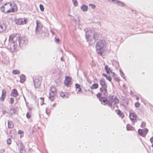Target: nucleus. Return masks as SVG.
<instances>
[{
    "instance_id": "nucleus-35",
    "label": "nucleus",
    "mask_w": 153,
    "mask_h": 153,
    "mask_svg": "<svg viewBox=\"0 0 153 153\" xmlns=\"http://www.w3.org/2000/svg\"><path fill=\"white\" fill-rule=\"evenodd\" d=\"M106 79L109 81H111L112 80V78L110 76H107L106 78Z\"/></svg>"
},
{
    "instance_id": "nucleus-3",
    "label": "nucleus",
    "mask_w": 153,
    "mask_h": 153,
    "mask_svg": "<svg viewBox=\"0 0 153 153\" xmlns=\"http://www.w3.org/2000/svg\"><path fill=\"white\" fill-rule=\"evenodd\" d=\"M108 105L110 107H113V104H117L119 102V100L117 97L114 96H109L108 99Z\"/></svg>"
},
{
    "instance_id": "nucleus-27",
    "label": "nucleus",
    "mask_w": 153,
    "mask_h": 153,
    "mask_svg": "<svg viewBox=\"0 0 153 153\" xmlns=\"http://www.w3.org/2000/svg\"><path fill=\"white\" fill-rule=\"evenodd\" d=\"M67 94L65 92H61L60 93L61 96L63 98L67 97Z\"/></svg>"
},
{
    "instance_id": "nucleus-26",
    "label": "nucleus",
    "mask_w": 153,
    "mask_h": 153,
    "mask_svg": "<svg viewBox=\"0 0 153 153\" xmlns=\"http://www.w3.org/2000/svg\"><path fill=\"white\" fill-rule=\"evenodd\" d=\"M20 71L18 70H14L12 71V73L14 74H20Z\"/></svg>"
},
{
    "instance_id": "nucleus-38",
    "label": "nucleus",
    "mask_w": 153,
    "mask_h": 153,
    "mask_svg": "<svg viewBox=\"0 0 153 153\" xmlns=\"http://www.w3.org/2000/svg\"><path fill=\"white\" fill-rule=\"evenodd\" d=\"M44 98H40V99L42 101V103L41 104V105H42L44 103Z\"/></svg>"
},
{
    "instance_id": "nucleus-50",
    "label": "nucleus",
    "mask_w": 153,
    "mask_h": 153,
    "mask_svg": "<svg viewBox=\"0 0 153 153\" xmlns=\"http://www.w3.org/2000/svg\"><path fill=\"white\" fill-rule=\"evenodd\" d=\"M144 74V73L143 72V74Z\"/></svg>"
},
{
    "instance_id": "nucleus-7",
    "label": "nucleus",
    "mask_w": 153,
    "mask_h": 153,
    "mask_svg": "<svg viewBox=\"0 0 153 153\" xmlns=\"http://www.w3.org/2000/svg\"><path fill=\"white\" fill-rule=\"evenodd\" d=\"M10 2H8L4 4L1 7V10L3 12L9 13L10 10L9 7Z\"/></svg>"
},
{
    "instance_id": "nucleus-34",
    "label": "nucleus",
    "mask_w": 153,
    "mask_h": 153,
    "mask_svg": "<svg viewBox=\"0 0 153 153\" xmlns=\"http://www.w3.org/2000/svg\"><path fill=\"white\" fill-rule=\"evenodd\" d=\"M146 126V123H145L143 122L142 123L141 125V127L142 128Z\"/></svg>"
},
{
    "instance_id": "nucleus-51",
    "label": "nucleus",
    "mask_w": 153,
    "mask_h": 153,
    "mask_svg": "<svg viewBox=\"0 0 153 153\" xmlns=\"http://www.w3.org/2000/svg\"><path fill=\"white\" fill-rule=\"evenodd\" d=\"M1 79V77H0V79Z\"/></svg>"
},
{
    "instance_id": "nucleus-5",
    "label": "nucleus",
    "mask_w": 153,
    "mask_h": 153,
    "mask_svg": "<svg viewBox=\"0 0 153 153\" xmlns=\"http://www.w3.org/2000/svg\"><path fill=\"white\" fill-rule=\"evenodd\" d=\"M34 86L36 88L39 87L41 85L42 77L41 76H35L33 78Z\"/></svg>"
},
{
    "instance_id": "nucleus-49",
    "label": "nucleus",
    "mask_w": 153,
    "mask_h": 153,
    "mask_svg": "<svg viewBox=\"0 0 153 153\" xmlns=\"http://www.w3.org/2000/svg\"><path fill=\"white\" fill-rule=\"evenodd\" d=\"M36 23H37V25H38V24H37V21L36 22Z\"/></svg>"
},
{
    "instance_id": "nucleus-36",
    "label": "nucleus",
    "mask_w": 153,
    "mask_h": 153,
    "mask_svg": "<svg viewBox=\"0 0 153 153\" xmlns=\"http://www.w3.org/2000/svg\"><path fill=\"white\" fill-rule=\"evenodd\" d=\"M89 6H91V7L93 9L95 8L96 7V6L95 5L93 4H89Z\"/></svg>"
},
{
    "instance_id": "nucleus-14",
    "label": "nucleus",
    "mask_w": 153,
    "mask_h": 153,
    "mask_svg": "<svg viewBox=\"0 0 153 153\" xmlns=\"http://www.w3.org/2000/svg\"><path fill=\"white\" fill-rule=\"evenodd\" d=\"M100 84L101 86H107L105 79L103 78H102L100 81Z\"/></svg>"
},
{
    "instance_id": "nucleus-42",
    "label": "nucleus",
    "mask_w": 153,
    "mask_h": 153,
    "mask_svg": "<svg viewBox=\"0 0 153 153\" xmlns=\"http://www.w3.org/2000/svg\"><path fill=\"white\" fill-rule=\"evenodd\" d=\"M55 42L57 43H59V39H55Z\"/></svg>"
},
{
    "instance_id": "nucleus-17",
    "label": "nucleus",
    "mask_w": 153,
    "mask_h": 153,
    "mask_svg": "<svg viewBox=\"0 0 153 153\" xmlns=\"http://www.w3.org/2000/svg\"><path fill=\"white\" fill-rule=\"evenodd\" d=\"M130 118L132 120H135L137 117V115L134 113H131L130 114Z\"/></svg>"
},
{
    "instance_id": "nucleus-19",
    "label": "nucleus",
    "mask_w": 153,
    "mask_h": 153,
    "mask_svg": "<svg viewBox=\"0 0 153 153\" xmlns=\"http://www.w3.org/2000/svg\"><path fill=\"white\" fill-rule=\"evenodd\" d=\"M25 76L24 75H21L20 76V82L22 83H23L25 81Z\"/></svg>"
},
{
    "instance_id": "nucleus-37",
    "label": "nucleus",
    "mask_w": 153,
    "mask_h": 153,
    "mask_svg": "<svg viewBox=\"0 0 153 153\" xmlns=\"http://www.w3.org/2000/svg\"><path fill=\"white\" fill-rule=\"evenodd\" d=\"M24 133V132L22 130H19L18 131V133L19 134H23Z\"/></svg>"
},
{
    "instance_id": "nucleus-39",
    "label": "nucleus",
    "mask_w": 153,
    "mask_h": 153,
    "mask_svg": "<svg viewBox=\"0 0 153 153\" xmlns=\"http://www.w3.org/2000/svg\"><path fill=\"white\" fill-rule=\"evenodd\" d=\"M13 111V112L14 114L15 113L16 111V110L15 109V108H12V109H10V112H11V111Z\"/></svg>"
},
{
    "instance_id": "nucleus-10",
    "label": "nucleus",
    "mask_w": 153,
    "mask_h": 153,
    "mask_svg": "<svg viewBox=\"0 0 153 153\" xmlns=\"http://www.w3.org/2000/svg\"><path fill=\"white\" fill-rule=\"evenodd\" d=\"M7 93L6 90L3 89L1 92V95L0 97V100L1 101H4L6 96Z\"/></svg>"
},
{
    "instance_id": "nucleus-48",
    "label": "nucleus",
    "mask_w": 153,
    "mask_h": 153,
    "mask_svg": "<svg viewBox=\"0 0 153 153\" xmlns=\"http://www.w3.org/2000/svg\"><path fill=\"white\" fill-rule=\"evenodd\" d=\"M3 0H0V2H1Z\"/></svg>"
},
{
    "instance_id": "nucleus-21",
    "label": "nucleus",
    "mask_w": 153,
    "mask_h": 153,
    "mask_svg": "<svg viewBox=\"0 0 153 153\" xmlns=\"http://www.w3.org/2000/svg\"><path fill=\"white\" fill-rule=\"evenodd\" d=\"M100 100L101 101V102H103L104 103V104H107V105H108V99L107 100L105 98L102 97L101 98V99Z\"/></svg>"
},
{
    "instance_id": "nucleus-22",
    "label": "nucleus",
    "mask_w": 153,
    "mask_h": 153,
    "mask_svg": "<svg viewBox=\"0 0 153 153\" xmlns=\"http://www.w3.org/2000/svg\"><path fill=\"white\" fill-rule=\"evenodd\" d=\"M105 69L106 71L107 74H110L111 72V70L110 68L108 67V65H106L105 66Z\"/></svg>"
},
{
    "instance_id": "nucleus-23",
    "label": "nucleus",
    "mask_w": 153,
    "mask_h": 153,
    "mask_svg": "<svg viewBox=\"0 0 153 153\" xmlns=\"http://www.w3.org/2000/svg\"><path fill=\"white\" fill-rule=\"evenodd\" d=\"M126 128L128 130L131 131L134 129V128L130 125L128 124L126 126Z\"/></svg>"
},
{
    "instance_id": "nucleus-13",
    "label": "nucleus",
    "mask_w": 153,
    "mask_h": 153,
    "mask_svg": "<svg viewBox=\"0 0 153 153\" xmlns=\"http://www.w3.org/2000/svg\"><path fill=\"white\" fill-rule=\"evenodd\" d=\"M11 95L14 97H16L19 95V93L16 89H13L11 91Z\"/></svg>"
},
{
    "instance_id": "nucleus-43",
    "label": "nucleus",
    "mask_w": 153,
    "mask_h": 153,
    "mask_svg": "<svg viewBox=\"0 0 153 153\" xmlns=\"http://www.w3.org/2000/svg\"><path fill=\"white\" fill-rule=\"evenodd\" d=\"M102 76L104 77H105L106 78L107 77V75L106 74H104V73H103L102 74Z\"/></svg>"
},
{
    "instance_id": "nucleus-40",
    "label": "nucleus",
    "mask_w": 153,
    "mask_h": 153,
    "mask_svg": "<svg viewBox=\"0 0 153 153\" xmlns=\"http://www.w3.org/2000/svg\"><path fill=\"white\" fill-rule=\"evenodd\" d=\"M74 4L75 6H78V3L77 1H76L74 2Z\"/></svg>"
},
{
    "instance_id": "nucleus-18",
    "label": "nucleus",
    "mask_w": 153,
    "mask_h": 153,
    "mask_svg": "<svg viewBox=\"0 0 153 153\" xmlns=\"http://www.w3.org/2000/svg\"><path fill=\"white\" fill-rule=\"evenodd\" d=\"M99 87V84L98 83H95L93 84L90 87V88L93 90L97 89Z\"/></svg>"
},
{
    "instance_id": "nucleus-28",
    "label": "nucleus",
    "mask_w": 153,
    "mask_h": 153,
    "mask_svg": "<svg viewBox=\"0 0 153 153\" xmlns=\"http://www.w3.org/2000/svg\"><path fill=\"white\" fill-rule=\"evenodd\" d=\"M11 140L10 138H9L7 140V143L9 145L11 144Z\"/></svg>"
},
{
    "instance_id": "nucleus-46",
    "label": "nucleus",
    "mask_w": 153,
    "mask_h": 153,
    "mask_svg": "<svg viewBox=\"0 0 153 153\" xmlns=\"http://www.w3.org/2000/svg\"><path fill=\"white\" fill-rule=\"evenodd\" d=\"M136 99L137 100H139V97L137 96H136Z\"/></svg>"
},
{
    "instance_id": "nucleus-25",
    "label": "nucleus",
    "mask_w": 153,
    "mask_h": 153,
    "mask_svg": "<svg viewBox=\"0 0 153 153\" xmlns=\"http://www.w3.org/2000/svg\"><path fill=\"white\" fill-rule=\"evenodd\" d=\"M81 8L83 11H86L88 10V7L86 5H83L81 7Z\"/></svg>"
},
{
    "instance_id": "nucleus-8",
    "label": "nucleus",
    "mask_w": 153,
    "mask_h": 153,
    "mask_svg": "<svg viewBox=\"0 0 153 153\" xmlns=\"http://www.w3.org/2000/svg\"><path fill=\"white\" fill-rule=\"evenodd\" d=\"M148 132V130L147 128H145L143 130L139 129L138 132L139 135L143 137L146 136Z\"/></svg>"
},
{
    "instance_id": "nucleus-31",
    "label": "nucleus",
    "mask_w": 153,
    "mask_h": 153,
    "mask_svg": "<svg viewBox=\"0 0 153 153\" xmlns=\"http://www.w3.org/2000/svg\"><path fill=\"white\" fill-rule=\"evenodd\" d=\"M39 7L41 10L42 11H43L44 10V7L43 5L40 4L39 6Z\"/></svg>"
},
{
    "instance_id": "nucleus-1",
    "label": "nucleus",
    "mask_w": 153,
    "mask_h": 153,
    "mask_svg": "<svg viewBox=\"0 0 153 153\" xmlns=\"http://www.w3.org/2000/svg\"><path fill=\"white\" fill-rule=\"evenodd\" d=\"M9 42L12 43H13V47L10 48L11 49H15V44L18 41L19 44H23L25 41V38L22 37L20 34L18 33H13L11 34L9 37Z\"/></svg>"
},
{
    "instance_id": "nucleus-45",
    "label": "nucleus",
    "mask_w": 153,
    "mask_h": 153,
    "mask_svg": "<svg viewBox=\"0 0 153 153\" xmlns=\"http://www.w3.org/2000/svg\"><path fill=\"white\" fill-rule=\"evenodd\" d=\"M23 136H24V134H21L20 135V138H22V137H23Z\"/></svg>"
},
{
    "instance_id": "nucleus-4",
    "label": "nucleus",
    "mask_w": 153,
    "mask_h": 153,
    "mask_svg": "<svg viewBox=\"0 0 153 153\" xmlns=\"http://www.w3.org/2000/svg\"><path fill=\"white\" fill-rule=\"evenodd\" d=\"M57 94V89L55 86H53L50 88L49 91V98L51 101H53L54 100V97Z\"/></svg>"
},
{
    "instance_id": "nucleus-2",
    "label": "nucleus",
    "mask_w": 153,
    "mask_h": 153,
    "mask_svg": "<svg viewBox=\"0 0 153 153\" xmlns=\"http://www.w3.org/2000/svg\"><path fill=\"white\" fill-rule=\"evenodd\" d=\"M106 42L105 40H100L97 43L96 46L97 51H98V53L102 56L103 51H101L102 49L104 47L106 46Z\"/></svg>"
},
{
    "instance_id": "nucleus-20",
    "label": "nucleus",
    "mask_w": 153,
    "mask_h": 153,
    "mask_svg": "<svg viewBox=\"0 0 153 153\" xmlns=\"http://www.w3.org/2000/svg\"><path fill=\"white\" fill-rule=\"evenodd\" d=\"M14 127V124L12 121H8V128H12Z\"/></svg>"
},
{
    "instance_id": "nucleus-12",
    "label": "nucleus",
    "mask_w": 153,
    "mask_h": 153,
    "mask_svg": "<svg viewBox=\"0 0 153 153\" xmlns=\"http://www.w3.org/2000/svg\"><path fill=\"white\" fill-rule=\"evenodd\" d=\"M72 79L71 77L66 76L64 81V83L66 86H68L70 84Z\"/></svg>"
},
{
    "instance_id": "nucleus-24",
    "label": "nucleus",
    "mask_w": 153,
    "mask_h": 153,
    "mask_svg": "<svg viewBox=\"0 0 153 153\" xmlns=\"http://www.w3.org/2000/svg\"><path fill=\"white\" fill-rule=\"evenodd\" d=\"M75 86L76 90H78V92H79L82 91V89L80 87V85L79 84H76Z\"/></svg>"
},
{
    "instance_id": "nucleus-16",
    "label": "nucleus",
    "mask_w": 153,
    "mask_h": 153,
    "mask_svg": "<svg viewBox=\"0 0 153 153\" xmlns=\"http://www.w3.org/2000/svg\"><path fill=\"white\" fill-rule=\"evenodd\" d=\"M6 26L4 24L0 25V33L4 31L6 29Z\"/></svg>"
},
{
    "instance_id": "nucleus-41",
    "label": "nucleus",
    "mask_w": 153,
    "mask_h": 153,
    "mask_svg": "<svg viewBox=\"0 0 153 153\" xmlns=\"http://www.w3.org/2000/svg\"><path fill=\"white\" fill-rule=\"evenodd\" d=\"M150 141L152 144H153V137L150 139Z\"/></svg>"
},
{
    "instance_id": "nucleus-30",
    "label": "nucleus",
    "mask_w": 153,
    "mask_h": 153,
    "mask_svg": "<svg viewBox=\"0 0 153 153\" xmlns=\"http://www.w3.org/2000/svg\"><path fill=\"white\" fill-rule=\"evenodd\" d=\"M14 101V99L13 98H12V97L10 98V103L11 104H12L13 103Z\"/></svg>"
},
{
    "instance_id": "nucleus-47",
    "label": "nucleus",
    "mask_w": 153,
    "mask_h": 153,
    "mask_svg": "<svg viewBox=\"0 0 153 153\" xmlns=\"http://www.w3.org/2000/svg\"><path fill=\"white\" fill-rule=\"evenodd\" d=\"M24 149H25V147H24V146H22V148L21 149V150H23Z\"/></svg>"
},
{
    "instance_id": "nucleus-15",
    "label": "nucleus",
    "mask_w": 153,
    "mask_h": 153,
    "mask_svg": "<svg viewBox=\"0 0 153 153\" xmlns=\"http://www.w3.org/2000/svg\"><path fill=\"white\" fill-rule=\"evenodd\" d=\"M116 112L117 113V114L119 117L123 118L124 117V115L123 112H122L120 110L118 109L116 110Z\"/></svg>"
},
{
    "instance_id": "nucleus-29",
    "label": "nucleus",
    "mask_w": 153,
    "mask_h": 153,
    "mask_svg": "<svg viewBox=\"0 0 153 153\" xmlns=\"http://www.w3.org/2000/svg\"><path fill=\"white\" fill-rule=\"evenodd\" d=\"M102 94L100 93H98L96 94L97 97L98 98H100L101 97Z\"/></svg>"
},
{
    "instance_id": "nucleus-44",
    "label": "nucleus",
    "mask_w": 153,
    "mask_h": 153,
    "mask_svg": "<svg viewBox=\"0 0 153 153\" xmlns=\"http://www.w3.org/2000/svg\"><path fill=\"white\" fill-rule=\"evenodd\" d=\"M111 74H112V76H115V73H114V72H112V71H111Z\"/></svg>"
},
{
    "instance_id": "nucleus-32",
    "label": "nucleus",
    "mask_w": 153,
    "mask_h": 153,
    "mask_svg": "<svg viewBox=\"0 0 153 153\" xmlns=\"http://www.w3.org/2000/svg\"><path fill=\"white\" fill-rule=\"evenodd\" d=\"M140 105V103L138 102H136L135 104V106L136 108H138L139 107Z\"/></svg>"
},
{
    "instance_id": "nucleus-9",
    "label": "nucleus",
    "mask_w": 153,
    "mask_h": 153,
    "mask_svg": "<svg viewBox=\"0 0 153 153\" xmlns=\"http://www.w3.org/2000/svg\"><path fill=\"white\" fill-rule=\"evenodd\" d=\"M9 13H12L16 12L17 10V6L14 3H10Z\"/></svg>"
},
{
    "instance_id": "nucleus-33",
    "label": "nucleus",
    "mask_w": 153,
    "mask_h": 153,
    "mask_svg": "<svg viewBox=\"0 0 153 153\" xmlns=\"http://www.w3.org/2000/svg\"><path fill=\"white\" fill-rule=\"evenodd\" d=\"M26 117L28 118H30L31 117V114L29 112H27L26 114Z\"/></svg>"
},
{
    "instance_id": "nucleus-11",
    "label": "nucleus",
    "mask_w": 153,
    "mask_h": 153,
    "mask_svg": "<svg viewBox=\"0 0 153 153\" xmlns=\"http://www.w3.org/2000/svg\"><path fill=\"white\" fill-rule=\"evenodd\" d=\"M107 88V86H102L100 88V91L102 93L105 95H106L108 94Z\"/></svg>"
},
{
    "instance_id": "nucleus-6",
    "label": "nucleus",
    "mask_w": 153,
    "mask_h": 153,
    "mask_svg": "<svg viewBox=\"0 0 153 153\" xmlns=\"http://www.w3.org/2000/svg\"><path fill=\"white\" fill-rule=\"evenodd\" d=\"M15 23L18 25H22L26 24L27 19L25 18H19L15 19L14 20Z\"/></svg>"
}]
</instances>
